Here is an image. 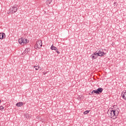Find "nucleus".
Listing matches in <instances>:
<instances>
[{
    "label": "nucleus",
    "instance_id": "13",
    "mask_svg": "<svg viewBox=\"0 0 126 126\" xmlns=\"http://www.w3.org/2000/svg\"><path fill=\"white\" fill-rule=\"evenodd\" d=\"M30 51V48H27L25 50V52L27 54L29 53Z\"/></svg>",
    "mask_w": 126,
    "mask_h": 126
},
{
    "label": "nucleus",
    "instance_id": "12",
    "mask_svg": "<svg viewBox=\"0 0 126 126\" xmlns=\"http://www.w3.org/2000/svg\"><path fill=\"white\" fill-rule=\"evenodd\" d=\"M119 108L117 109L116 110H115V117H117V116H119Z\"/></svg>",
    "mask_w": 126,
    "mask_h": 126
},
{
    "label": "nucleus",
    "instance_id": "11",
    "mask_svg": "<svg viewBox=\"0 0 126 126\" xmlns=\"http://www.w3.org/2000/svg\"><path fill=\"white\" fill-rule=\"evenodd\" d=\"M23 105V102H19L16 103V106L17 107H21Z\"/></svg>",
    "mask_w": 126,
    "mask_h": 126
},
{
    "label": "nucleus",
    "instance_id": "20",
    "mask_svg": "<svg viewBox=\"0 0 126 126\" xmlns=\"http://www.w3.org/2000/svg\"><path fill=\"white\" fill-rule=\"evenodd\" d=\"M56 52L57 53V54H58V55H59V54H60V52H59V51L58 50V49H57V51H56Z\"/></svg>",
    "mask_w": 126,
    "mask_h": 126
},
{
    "label": "nucleus",
    "instance_id": "15",
    "mask_svg": "<svg viewBox=\"0 0 126 126\" xmlns=\"http://www.w3.org/2000/svg\"><path fill=\"white\" fill-rule=\"evenodd\" d=\"M94 94H96V93L95 92V90H93L91 94V95H94Z\"/></svg>",
    "mask_w": 126,
    "mask_h": 126
},
{
    "label": "nucleus",
    "instance_id": "16",
    "mask_svg": "<svg viewBox=\"0 0 126 126\" xmlns=\"http://www.w3.org/2000/svg\"><path fill=\"white\" fill-rule=\"evenodd\" d=\"M34 67H35L36 70H38L40 68V66H34Z\"/></svg>",
    "mask_w": 126,
    "mask_h": 126
},
{
    "label": "nucleus",
    "instance_id": "8",
    "mask_svg": "<svg viewBox=\"0 0 126 126\" xmlns=\"http://www.w3.org/2000/svg\"><path fill=\"white\" fill-rule=\"evenodd\" d=\"M5 38V33L3 32L0 33V40H2Z\"/></svg>",
    "mask_w": 126,
    "mask_h": 126
},
{
    "label": "nucleus",
    "instance_id": "18",
    "mask_svg": "<svg viewBox=\"0 0 126 126\" xmlns=\"http://www.w3.org/2000/svg\"><path fill=\"white\" fill-rule=\"evenodd\" d=\"M34 48L37 50V49H39V46L38 45H37L36 44H35L34 46Z\"/></svg>",
    "mask_w": 126,
    "mask_h": 126
},
{
    "label": "nucleus",
    "instance_id": "21",
    "mask_svg": "<svg viewBox=\"0 0 126 126\" xmlns=\"http://www.w3.org/2000/svg\"><path fill=\"white\" fill-rule=\"evenodd\" d=\"M115 107H117V106L116 105H114L113 106V108H115Z\"/></svg>",
    "mask_w": 126,
    "mask_h": 126
},
{
    "label": "nucleus",
    "instance_id": "3",
    "mask_svg": "<svg viewBox=\"0 0 126 126\" xmlns=\"http://www.w3.org/2000/svg\"><path fill=\"white\" fill-rule=\"evenodd\" d=\"M115 112V110H108L107 114L109 115V117L112 118L113 117H116Z\"/></svg>",
    "mask_w": 126,
    "mask_h": 126
},
{
    "label": "nucleus",
    "instance_id": "5",
    "mask_svg": "<svg viewBox=\"0 0 126 126\" xmlns=\"http://www.w3.org/2000/svg\"><path fill=\"white\" fill-rule=\"evenodd\" d=\"M94 92L95 93V94H97V95H99L103 92V88H98L96 90H94Z\"/></svg>",
    "mask_w": 126,
    "mask_h": 126
},
{
    "label": "nucleus",
    "instance_id": "4",
    "mask_svg": "<svg viewBox=\"0 0 126 126\" xmlns=\"http://www.w3.org/2000/svg\"><path fill=\"white\" fill-rule=\"evenodd\" d=\"M97 54L99 57H104V56H106L107 55V53L103 51L102 49H100L99 51H98Z\"/></svg>",
    "mask_w": 126,
    "mask_h": 126
},
{
    "label": "nucleus",
    "instance_id": "19",
    "mask_svg": "<svg viewBox=\"0 0 126 126\" xmlns=\"http://www.w3.org/2000/svg\"><path fill=\"white\" fill-rule=\"evenodd\" d=\"M0 110H3V107L2 106H0Z\"/></svg>",
    "mask_w": 126,
    "mask_h": 126
},
{
    "label": "nucleus",
    "instance_id": "17",
    "mask_svg": "<svg viewBox=\"0 0 126 126\" xmlns=\"http://www.w3.org/2000/svg\"><path fill=\"white\" fill-rule=\"evenodd\" d=\"M47 3H49V4H50V3H51V2H52V1H53L52 0H48L47 1Z\"/></svg>",
    "mask_w": 126,
    "mask_h": 126
},
{
    "label": "nucleus",
    "instance_id": "1",
    "mask_svg": "<svg viewBox=\"0 0 126 126\" xmlns=\"http://www.w3.org/2000/svg\"><path fill=\"white\" fill-rule=\"evenodd\" d=\"M17 9H18V8H17V6H14L11 7L9 11L8 12V14H9V13H11V14L15 13V12L17 11Z\"/></svg>",
    "mask_w": 126,
    "mask_h": 126
},
{
    "label": "nucleus",
    "instance_id": "22",
    "mask_svg": "<svg viewBox=\"0 0 126 126\" xmlns=\"http://www.w3.org/2000/svg\"><path fill=\"white\" fill-rule=\"evenodd\" d=\"M0 102H1V100H0Z\"/></svg>",
    "mask_w": 126,
    "mask_h": 126
},
{
    "label": "nucleus",
    "instance_id": "7",
    "mask_svg": "<svg viewBox=\"0 0 126 126\" xmlns=\"http://www.w3.org/2000/svg\"><path fill=\"white\" fill-rule=\"evenodd\" d=\"M37 46H38V49H41L42 48V46H43V43H42V40H38L37 41H36Z\"/></svg>",
    "mask_w": 126,
    "mask_h": 126
},
{
    "label": "nucleus",
    "instance_id": "9",
    "mask_svg": "<svg viewBox=\"0 0 126 126\" xmlns=\"http://www.w3.org/2000/svg\"><path fill=\"white\" fill-rule=\"evenodd\" d=\"M121 96H122V98L126 101V91H125L122 93Z\"/></svg>",
    "mask_w": 126,
    "mask_h": 126
},
{
    "label": "nucleus",
    "instance_id": "6",
    "mask_svg": "<svg viewBox=\"0 0 126 126\" xmlns=\"http://www.w3.org/2000/svg\"><path fill=\"white\" fill-rule=\"evenodd\" d=\"M92 60H96L98 57H99V55H98V53L97 52H94V54H93L91 56Z\"/></svg>",
    "mask_w": 126,
    "mask_h": 126
},
{
    "label": "nucleus",
    "instance_id": "10",
    "mask_svg": "<svg viewBox=\"0 0 126 126\" xmlns=\"http://www.w3.org/2000/svg\"><path fill=\"white\" fill-rule=\"evenodd\" d=\"M51 50H54V51H58V48L55 46L54 45H52L50 48Z\"/></svg>",
    "mask_w": 126,
    "mask_h": 126
},
{
    "label": "nucleus",
    "instance_id": "14",
    "mask_svg": "<svg viewBox=\"0 0 126 126\" xmlns=\"http://www.w3.org/2000/svg\"><path fill=\"white\" fill-rule=\"evenodd\" d=\"M90 112V110H87L85 112H84V115H87Z\"/></svg>",
    "mask_w": 126,
    "mask_h": 126
},
{
    "label": "nucleus",
    "instance_id": "2",
    "mask_svg": "<svg viewBox=\"0 0 126 126\" xmlns=\"http://www.w3.org/2000/svg\"><path fill=\"white\" fill-rule=\"evenodd\" d=\"M18 42L21 45H24V44H27V43H29V40H28L27 39L24 38V37H22L18 40Z\"/></svg>",
    "mask_w": 126,
    "mask_h": 126
}]
</instances>
